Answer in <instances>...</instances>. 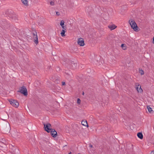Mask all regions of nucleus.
Returning <instances> with one entry per match:
<instances>
[{
	"label": "nucleus",
	"instance_id": "16",
	"mask_svg": "<svg viewBox=\"0 0 154 154\" xmlns=\"http://www.w3.org/2000/svg\"><path fill=\"white\" fill-rule=\"evenodd\" d=\"M147 108L148 109V111L149 112H151L152 111V109L149 106H147Z\"/></svg>",
	"mask_w": 154,
	"mask_h": 154
},
{
	"label": "nucleus",
	"instance_id": "12",
	"mask_svg": "<svg viewBox=\"0 0 154 154\" xmlns=\"http://www.w3.org/2000/svg\"><path fill=\"white\" fill-rule=\"evenodd\" d=\"M82 124L85 126H88L87 122L86 121L84 120L82 122Z\"/></svg>",
	"mask_w": 154,
	"mask_h": 154
},
{
	"label": "nucleus",
	"instance_id": "3",
	"mask_svg": "<svg viewBox=\"0 0 154 154\" xmlns=\"http://www.w3.org/2000/svg\"><path fill=\"white\" fill-rule=\"evenodd\" d=\"M10 104L13 106L17 107L19 106V103L16 100L13 99L11 100H9Z\"/></svg>",
	"mask_w": 154,
	"mask_h": 154
},
{
	"label": "nucleus",
	"instance_id": "18",
	"mask_svg": "<svg viewBox=\"0 0 154 154\" xmlns=\"http://www.w3.org/2000/svg\"><path fill=\"white\" fill-rule=\"evenodd\" d=\"M81 103V100L79 98H78L77 100V103L78 104H80Z\"/></svg>",
	"mask_w": 154,
	"mask_h": 154
},
{
	"label": "nucleus",
	"instance_id": "17",
	"mask_svg": "<svg viewBox=\"0 0 154 154\" xmlns=\"http://www.w3.org/2000/svg\"><path fill=\"white\" fill-rule=\"evenodd\" d=\"M139 72L141 75H143L144 74V72L142 69H139Z\"/></svg>",
	"mask_w": 154,
	"mask_h": 154
},
{
	"label": "nucleus",
	"instance_id": "20",
	"mask_svg": "<svg viewBox=\"0 0 154 154\" xmlns=\"http://www.w3.org/2000/svg\"><path fill=\"white\" fill-rule=\"evenodd\" d=\"M56 14L57 15H59L60 14V13L59 12H56Z\"/></svg>",
	"mask_w": 154,
	"mask_h": 154
},
{
	"label": "nucleus",
	"instance_id": "11",
	"mask_svg": "<svg viewBox=\"0 0 154 154\" xmlns=\"http://www.w3.org/2000/svg\"><path fill=\"white\" fill-rule=\"evenodd\" d=\"M21 2L25 6H27L28 4V0H21Z\"/></svg>",
	"mask_w": 154,
	"mask_h": 154
},
{
	"label": "nucleus",
	"instance_id": "5",
	"mask_svg": "<svg viewBox=\"0 0 154 154\" xmlns=\"http://www.w3.org/2000/svg\"><path fill=\"white\" fill-rule=\"evenodd\" d=\"M135 88L138 93H142L143 90L141 88V86L140 85L138 84H136Z\"/></svg>",
	"mask_w": 154,
	"mask_h": 154
},
{
	"label": "nucleus",
	"instance_id": "15",
	"mask_svg": "<svg viewBox=\"0 0 154 154\" xmlns=\"http://www.w3.org/2000/svg\"><path fill=\"white\" fill-rule=\"evenodd\" d=\"M121 47L124 50H125L127 49V46L125 45L124 44H122L121 45Z\"/></svg>",
	"mask_w": 154,
	"mask_h": 154
},
{
	"label": "nucleus",
	"instance_id": "7",
	"mask_svg": "<svg viewBox=\"0 0 154 154\" xmlns=\"http://www.w3.org/2000/svg\"><path fill=\"white\" fill-rule=\"evenodd\" d=\"M65 22L63 20L61 21L60 23V25L62 28V29L66 30V25L64 24Z\"/></svg>",
	"mask_w": 154,
	"mask_h": 154
},
{
	"label": "nucleus",
	"instance_id": "14",
	"mask_svg": "<svg viewBox=\"0 0 154 154\" xmlns=\"http://www.w3.org/2000/svg\"><path fill=\"white\" fill-rule=\"evenodd\" d=\"M66 31V30L62 29L60 33V34L62 37L65 36V33Z\"/></svg>",
	"mask_w": 154,
	"mask_h": 154
},
{
	"label": "nucleus",
	"instance_id": "8",
	"mask_svg": "<svg viewBox=\"0 0 154 154\" xmlns=\"http://www.w3.org/2000/svg\"><path fill=\"white\" fill-rule=\"evenodd\" d=\"M33 38H35L34 42L36 44H37V43H38V38L37 37V33L36 32H35V33H33Z\"/></svg>",
	"mask_w": 154,
	"mask_h": 154
},
{
	"label": "nucleus",
	"instance_id": "21",
	"mask_svg": "<svg viewBox=\"0 0 154 154\" xmlns=\"http://www.w3.org/2000/svg\"><path fill=\"white\" fill-rule=\"evenodd\" d=\"M65 82H62V85H65Z\"/></svg>",
	"mask_w": 154,
	"mask_h": 154
},
{
	"label": "nucleus",
	"instance_id": "25",
	"mask_svg": "<svg viewBox=\"0 0 154 154\" xmlns=\"http://www.w3.org/2000/svg\"><path fill=\"white\" fill-rule=\"evenodd\" d=\"M82 94H84V92H83V93Z\"/></svg>",
	"mask_w": 154,
	"mask_h": 154
},
{
	"label": "nucleus",
	"instance_id": "10",
	"mask_svg": "<svg viewBox=\"0 0 154 154\" xmlns=\"http://www.w3.org/2000/svg\"><path fill=\"white\" fill-rule=\"evenodd\" d=\"M116 27V26L114 25H112L109 26V28L111 30H113Z\"/></svg>",
	"mask_w": 154,
	"mask_h": 154
},
{
	"label": "nucleus",
	"instance_id": "27",
	"mask_svg": "<svg viewBox=\"0 0 154 154\" xmlns=\"http://www.w3.org/2000/svg\"><path fill=\"white\" fill-rule=\"evenodd\" d=\"M78 154H80V153H78Z\"/></svg>",
	"mask_w": 154,
	"mask_h": 154
},
{
	"label": "nucleus",
	"instance_id": "19",
	"mask_svg": "<svg viewBox=\"0 0 154 154\" xmlns=\"http://www.w3.org/2000/svg\"><path fill=\"white\" fill-rule=\"evenodd\" d=\"M50 5H54V2H51L50 3Z\"/></svg>",
	"mask_w": 154,
	"mask_h": 154
},
{
	"label": "nucleus",
	"instance_id": "23",
	"mask_svg": "<svg viewBox=\"0 0 154 154\" xmlns=\"http://www.w3.org/2000/svg\"><path fill=\"white\" fill-rule=\"evenodd\" d=\"M152 43L154 44V37L153 38Z\"/></svg>",
	"mask_w": 154,
	"mask_h": 154
},
{
	"label": "nucleus",
	"instance_id": "26",
	"mask_svg": "<svg viewBox=\"0 0 154 154\" xmlns=\"http://www.w3.org/2000/svg\"><path fill=\"white\" fill-rule=\"evenodd\" d=\"M70 153H71V152L69 153V154H70Z\"/></svg>",
	"mask_w": 154,
	"mask_h": 154
},
{
	"label": "nucleus",
	"instance_id": "9",
	"mask_svg": "<svg viewBox=\"0 0 154 154\" xmlns=\"http://www.w3.org/2000/svg\"><path fill=\"white\" fill-rule=\"evenodd\" d=\"M50 132H51V134L53 137H56L57 135V132L55 131V130L51 129V131H50Z\"/></svg>",
	"mask_w": 154,
	"mask_h": 154
},
{
	"label": "nucleus",
	"instance_id": "4",
	"mask_svg": "<svg viewBox=\"0 0 154 154\" xmlns=\"http://www.w3.org/2000/svg\"><path fill=\"white\" fill-rule=\"evenodd\" d=\"M45 130L48 132H50L51 129L50 128L51 124L48 123L47 125L44 124Z\"/></svg>",
	"mask_w": 154,
	"mask_h": 154
},
{
	"label": "nucleus",
	"instance_id": "2",
	"mask_svg": "<svg viewBox=\"0 0 154 154\" xmlns=\"http://www.w3.org/2000/svg\"><path fill=\"white\" fill-rule=\"evenodd\" d=\"M19 92L23 94L25 96L27 95V91L26 88L24 86H23L20 88Z\"/></svg>",
	"mask_w": 154,
	"mask_h": 154
},
{
	"label": "nucleus",
	"instance_id": "24",
	"mask_svg": "<svg viewBox=\"0 0 154 154\" xmlns=\"http://www.w3.org/2000/svg\"><path fill=\"white\" fill-rule=\"evenodd\" d=\"M92 146H92V145L90 144V145H89V147H90L91 148V147H92Z\"/></svg>",
	"mask_w": 154,
	"mask_h": 154
},
{
	"label": "nucleus",
	"instance_id": "13",
	"mask_svg": "<svg viewBox=\"0 0 154 154\" xmlns=\"http://www.w3.org/2000/svg\"><path fill=\"white\" fill-rule=\"evenodd\" d=\"M137 136L140 139H142L143 138V135L141 133H138L137 134Z\"/></svg>",
	"mask_w": 154,
	"mask_h": 154
},
{
	"label": "nucleus",
	"instance_id": "6",
	"mask_svg": "<svg viewBox=\"0 0 154 154\" xmlns=\"http://www.w3.org/2000/svg\"><path fill=\"white\" fill-rule=\"evenodd\" d=\"M77 43L80 46H83L85 45L84 40L82 38L78 39Z\"/></svg>",
	"mask_w": 154,
	"mask_h": 154
},
{
	"label": "nucleus",
	"instance_id": "1",
	"mask_svg": "<svg viewBox=\"0 0 154 154\" xmlns=\"http://www.w3.org/2000/svg\"><path fill=\"white\" fill-rule=\"evenodd\" d=\"M129 23L130 25L131 28L135 31H137L138 30V26L134 21L131 19L129 21Z\"/></svg>",
	"mask_w": 154,
	"mask_h": 154
},
{
	"label": "nucleus",
	"instance_id": "22",
	"mask_svg": "<svg viewBox=\"0 0 154 154\" xmlns=\"http://www.w3.org/2000/svg\"><path fill=\"white\" fill-rule=\"evenodd\" d=\"M150 154H154V151H152L151 152Z\"/></svg>",
	"mask_w": 154,
	"mask_h": 154
}]
</instances>
